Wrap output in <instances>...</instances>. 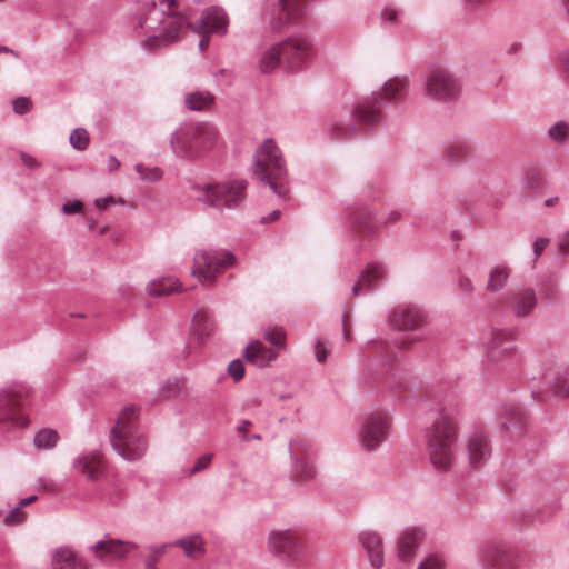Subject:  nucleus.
Returning a JSON list of instances; mask_svg holds the SVG:
<instances>
[{
    "instance_id": "nucleus-29",
    "label": "nucleus",
    "mask_w": 569,
    "mask_h": 569,
    "mask_svg": "<svg viewBox=\"0 0 569 569\" xmlns=\"http://www.w3.org/2000/svg\"><path fill=\"white\" fill-rule=\"evenodd\" d=\"M541 380L543 383L552 387L556 397L563 399L569 398V382L567 378L555 368V363L551 362L543 369Z\"/></svg>"
},
{
    "instance_id": "nucleus-8",
    "label": "nucleus",
    "mask_w": 569,
    "mask_h": 569,
    "mask_svg": "<svg viewBox=\"0 0 569 569\" xmlns=\"http://www.w3.org/2000/svg\"><path fill=\"white\" fill-rule=\"evenodd\" d=\"M121 428L120 426L118 429H111L110 431L112 449L126 461L136 462L141 460L148 450L146 436L139 429L123 431Z\"/></svg>"
},
{
    "instance_id": "nucleus-19",
    "label": "nucleus",
    "mask_w": 569,
    "mask_h": 569,
    "mask_svg": "<svg viewBox=\"0 0 569 569\" xmlns=\"http://www.w3.org/2000/svg\"><path fill=\"white\" fill-rule=\"evenodd\" d=\"M441 158L445 164L457 167L473 157L472 142L462 137H455L441 144Z\"/></svg>"
},
{
    "instance_id": "nucleus-31",
    "label": "nucleus",
    "mask_w": 569,
    "mask_h": 569,
    "mask_svg": "<svg viewBox=\"0 0 569 569\" xmlns=\"http://www.w3.org/2000/svg\"><path fill=\"white\" fill-rule=\"evenodd\" d=\"M499 419H502L500 428L508 431L510 427L521 428L525 421V412L520 406H502L496 412Z\"/></svg>"
},
{
    "instance_id": "nucleus-30",
    "label": "nucleus",
    "mask_w": 569,
    "mask_h": 569,
    "mask_svg": "<svg viewBox=\"0 0 569 569\" xmlns=\"http://www.w3.org/2000/svg\"><path fill=\"white\" fill-rule=\"evenodd\" d=\"M536 292L531 288H521L513 293L512 309L518 317L529 315L536 306Z\"/></svg>"
},
{
    "instance_id": "nucleus-12",
    "label": "nucleus",
    "mask_w": 569,
    "mask_h": 569,
    "mask_svg": "<svg viewBox=\"0 0 569 569\" xmlns=\"http://www.w3.org/2000/svg\"><path fill=\"white\" fill-rule=\"evenodd\" d=\"M389 420L386 413L371 412L365 416L358 428L357 437L360 447L366 451H375L387 439Z\"/></svg>"
},
{
    "instance_id": "nucleus-6",
    "label": "nucleus",
    "mask_w": 569,
    "mask_h": 569,
    "mask_svg": "<svg viewBox=\"0 0 569 569\" xmlns=\"http://www.w3.org/2000/svg\"><path fill=\"white\" fill-rule=\"evenodd\" d=\"M32 389L22 381H12L0 388V432L7 433L28 425L23 409Z\"/></svg>"
},
{
    "instance_id": "nucleus-1",
    "label": "nucleus",
    "mask_w": 569,
    "mask_h": 569,
    "mask_svg": "<svg viewBox=\"0 0 569 569\" xmlns=\"http://www.w3.org/2000/svg\"><path fill=\"white\" fill-rule=\"evenodd\" d=\"M188 27L176 0H153L144 3L132 22V32L146 50L177 41Z\"/></svg>"
},
{
    "instance_id": "nucleus-60",
    "label": "nucleus",
    "mask_w": 569,
    "mask_h": 569,
    "mask_svg": "<svg viewBox=\"0 0 569 569\" xmlns=\"http://www.w3.org/2000/svg\"><path fill=\"white\" fill-rule=\"evenodd\" d=\"M558 61L563 72L569 77V47L558 54Z\"/></svg>"
},
{
    "instance_id": "nucleus-22",
    "label": "nucleus",
    "mask_w": 569,
    "mask_h": 569,
    "mask_svg": "<svg viewBox=\"0 0 569 569\" xmlns=\"http://www.w3.org/2000/svg\"><path fill=\"white\" fill-rule=\"evenodd\" d=\"M425 532L419 527H410L402 531L397 541V558L400 561H409L413 558Z\"/></svg>"
},
{
    "instance_id": "nucleus-33",
    "label": "nucleus",
    "mask_w": 569,
    "mask_h": 569,
    "mask_svg": "<svg viewBox=\"0 0 569 569\" xmlns=\"http://www.w3.org/2000/svg\"><path fill=\"white\" fill-rule=\"evenodd\" d=\"M181 287V282L178 279L173 277H161L151 280L147 284L146 291L148 296L160 297L180 291Z\"/></svg>"
},
{
    "instance_id": "nucleus-59",
    "label": "nucleus",
    "mask_w": 569,
    "mask_h": 569,
    "mask_svg": "<svg viewBox=\"0 0 569 569\" xmlns=\"http://www.w3.org/2000/svg\"><path fill=\"white\" fill-rule=\"evenodd\" d=\"M315 357L318 362H323L328 357V350L320 340L315 345Z\"/></svg>"
},
{
    "instance_id": "nucleus-4",
    "label": "nucleus",
    "mask_w": 569,
    "mask_h": 569,
    "mask_svg": "<svg viewBox=\"0 0 569 569\" xmlns=\"http://www.w3.org/2000/svg\"><path fill=\"white\" fill-rule=\"evenodd\" d=\"M253 176L281 199L289 194V171L283 153L272 138L264 139L252 157Z\"/></svg>"
},
{
    "instance_id": "nucleus-53",
    "label": "nucleus",
    "mask_w": 569,
    "mask_h": 569,
    "mask_svg": "<svg viewBox=\"0 0 569 569\" xmlns=\"http://www.w3.org/2000/svg\"><path fill=\"white\" fill-rule=\"evenodd\" d=\"M169 543H163L161 546L152 547V555L149 556V558L146 561V568L147 569H157L156 563L159 560V558L164 553L167 548L169 547Z\"/></svg>"
},
{
    "instance_id": "nucleus-51",
    "label": "nucleus",
    "mask_w": 569,
    "mask_h": 569,
    "mask_svg": "<svg viewBox=\"0 0 569 569\" xmlns=\"http://www.w3.org/2000/svg\"><path fill=\"white\" fill-rule=\"evenodd\" d=\"M180 390H181L180 381L177 378H174L172 380L166 381L161 386L159 392H160L161 397L169 398V397L178 395L180 392Z\"/></svg>"
},
{
    "instance_id": "nucleus-42",
    "label": "nucleus",
    "mask_w": 569,
    "mask_h": 569,
    "mask_svg": "<svg viewBox=\"0 0 569 569\" xmlns=\"http://www.w3.org/2000/svg\"><path fill=\"white\" fill-rule=\"evenodd\" d=\"M521 184L528 190L537 189L542 184V174L540 170L533 166L523 168Z\"/></svg>"
},
{
    "instance_id": "nucleus-49",
    "label": "nucleus",
    "mask_w": 569,
    "mask_h": 569,
    "mask_svg": "<svg viewBox=\"0 0 569 569\" xmlns=\"http://www.w3.org/2000/svg\"><path fill=\"white\" fill-rule=\"evenodd\" d=\"M446 560L443 555L433 552L429 553L418 566L417 569H445Z\"/></svg>"
},
{
    "instance_id": "nucleus-21",
    "label": "nucleus",
    "mask_w": 569,
    "mask_h": 569,
    "mask_svg": "<svg viewBox=\"0 0 569 569\" xmlns=\"http://www.w3.org/2000/svg\"><path fill=\"white\" fill-rule=\"evenodd\" d=\"M128 548H137V543L109 537L89 547L91 551L96 552V557L100 560L108 558L122 559L128 555Z\"/></svg>"
},
{
    "instance_id": "nucleus-47",
    "label": "nucleus",
    "mask_w": 569,
    "mask_h": 569,
    "mask_svg": "<svg viewBox=\"0 0 569 569\" xmlns=\"http://www.w3.org/2000/svg\"><path fill=\"white\" fill-rule=\"evenodd\" d=\"M263 338L277 348H284L286 346V332L281 327L266 328Z\"/></svg>"
},
{
    "instance_id": "nucleus-14",
    "label": "nucleus",
    "mask_w": 569,
    "mask_h": 569,
    "mask_svg": "<svg viewBox=\"0 0 569 569\" xmlns=\"http://www.w3.org/2000/svg\"><path fill=\"white\" fill-rule=\"evenodd\" d=\"M269 551L284 561H297L303 556L302 543L289 530H273L268 537Z\"/></svg>"
},
{
    "instance_id": "nucleus-16",
    "label": "nucleus",
    "mask_w": 569,
    "mask_h": 569,
    "mask_svg": "<svg viewBox=\"0 0 569 569\" xmlns=\"http://www.w3.org/2000/svg\"><path fill=\"white\" fill-rule=\"evenodd\" d=\"M303 13L305 0H278L270 16V28L273 32H281Z\"/></svg>"
},
{
    "instance_id": "nucleus-46",
    "label": "nucleus",
    "mask_w": 569,
    "mask_h": 569,
    "mask_svg": "<svg viewBox=\"0 0 569 569\" xmlns=\"http://www.w3.org/2000/svg\"><path fill=\"white\" fill-rule=\"evenodd\" d=\"M134 170L140 176L141 180L146 182H157L163 177V171L160 167L146 168L143 164L137 163Z\"/></svg>"
},
{
    "instance_id": "nucleus-41",
    "label": "nucleus",
    "mask_w": 569,
    "mask_h": 569,
    "mask_svg": "<svg viewBox=\"0 0 569 569\" xmlns=\"http://www.w3.org/2000/svg\"><path fill=\"white\" fill-rule=\"evenodd\" d=\"M59 440V435L50 428L40 429L33 437V445L38 450H51Z\"/></svg>"
},
{
    "instance_id": "nucleus-3",
    "label": "nucleus",
    "mask_w": 569,
    "mask_h": 569,
    "mask_svg": "<svg viewBox=\"0 0 569 569\" xmlns=\"http://www.w3.org/2000/svg\"><path fill=\"white\" fill-rule=\"evenodd\" d=\"M220 144L217 128L210 122H186L170 137V147L176 157L196 161Z\"/></svg>"
},
{
    "instance_id": "nucleus-18",
    "label": "nucleus",
    "mask_w": 569,
    "mask_h": 569,
    "mask_svg": "<svg viewBox=\"0 0 569 569\" xmlns=\"http://www.w3.org/2000/svg\"><path fill=\"white\" fill-rule=\"evenodd\" d=\"M478 562L483 569H518L507 550L498 543H485L478 552Z\"/></svg>"
},
{
    "instance_id": "nucleus-32",
    "label": "nucleus",
    "mask_w": 569,
    "mask_h": 569,
    "mask_svg": "<svg viewBox=\"0 0 569 569\" xmlns=\"http://www.w3.org/2000/svg\"><path fill=\"white\" fill-rule=\"evenodd\" d=\"M52 569H77L84 568V563L69 547L57 549L51 558Z\"/></svg>"
},
{
    "instance_id": "nucleus-50",
    "label": "nucleus",
    "mask_w": 569,
    "mask_h": 569,
    "mask_svg": "<svg viewBox=\"0 0 569 569\" xmlns=\"http://www.w3.org/2000/svg\"><path fill=\"white\" fill-rule=\"evenodd\" d=\"M212 459H213L212 453H204V455L200 456L196 460L193 467L184 471V475L187 477H192L193 475L206 470L211 465Z\"/></svg>"
},
{
    "instance_id": "nucleus-48",
    "label": "nucleus",
    "mask_w": 569,
    "mask_h": 569,
    "mask_svg": "<svg viewBox=\"0 0 569 569\" xmlns=\"http://www.w3.org/2000/svg\"><path fill=\"white\" fill-rule=\"evenodd\" d=\"M89 133L84 128H76L69 138V142L76 150L83 151L89 146Z\"/></svg>"
},
{
    "instance_id": "nucleus-26",
    "label": "nucleus",
    "mask_w": 569,
    "mask_h": 569,
    "mask_svg": "<svg viewBox=\"0 0 569 569\" xmlns=\"http://www.w3.org/2000/svg\"><path fill=\"white\" fill-rule=\"evenodd\" d=\"M360 541L367 552L371 567L375 569L382 568L385 562L382 537L378 532H363L360 536Z\"/></svg>"
},
{
    "instance_id": "nucleus-17",
    "label": "nucleus",
    "mask_w": 569,
    "mask_h": 569,
    "mask_svg": "<svg viewBox=\"0 0 569 569\" xmlns=\"http://www.w3.org/2000/svg\"><path fill=\"white\" fill-rule=\"evenodd\" d=\"M389 321L399 331H416L426 325V315L417 306L402 305L392 311Z\"/></svg>"
},
{
    "instance_id": "nucleus-43",
    "label": "nucleus",
    "mask_w": 569,
    "mask_h": 569,
    "mask_svg": "<svg viewBox=\"0 0 569 569\" xmlns=\"http://www.w3.org/2000/svg\"><path fill=\"white\" fill-rule=\"evenodd\" d=\"M403 14L400 8L388 4L381 10L380 20L385 27H392L402 21Z\"/></svg>"
},
{
    "instance_id": "nucleus-11",
    "label": "nucleus",
    "mask_w": 569,
    "mask_h": 569,
    "mask_svg": "<svg viewBox=\"0 0 569 569\" xmlns=\"http://www.w3.org/2000/svg\"><path fill=\"white\" fill-rule=\"evenodd\" d=\"M425 90L429 98L440 102H449L458 98L461 86L449 70L437 68L427 74Z\"/></svg>"
},
{
    "instance_id": "nucleus-35",
    "label": "nucleus",
    "mask_w": 569,
    "mask_h": 569,
    "mask_svg": "<svg viewBox=\"0 0 569 569\" xmlns=\"http://www.w3.org/2000/svg\"><path fill=\"white\" fill-rule=\"evenodd\" d=\"M191 328L199 341L209 338L214 330V321L211 313L206 310L197 311L193 316Z\"/></svg>"
},
{
    "instance_id": "nucleus-7",
    "label": "nucleus",
    "mask_w": 569,
    "mask_h": 569,
    "mask_svg": "<svg viewBox=\"0 0 569 569\" xmlns=\"http://www.w3.org/2000/svg\"><path fill=\"white\" fill-rule=\"evenodd\" d=\"M194 189L199 191L198 200L204 206L220 210L234 209L244 200L247 182L244 180H233L197 186Z\"/></svg>"
},
{
    "instance_id": "nucleus-20",
    "label": "nucleus",
    "mask_w": 569,
    "mask_h": 569,
    "mask_svg": "<svg viewBox=\"0 0 569 569\" xmlns=\"http://www.w3.org/2000/svg\"><path fill=\"white\" fill-rule=\"evenodd\" d=\"M228 26L229 19L224 10L219 7H210L194 22L192 30L198 34L217 33L223 36L228 31Z\"/></svg>"
},
{
    "instance_id": "nucleus-13",
    "label": "nucleus",
    "mask_w": 569,
    "mask_h": 569,
    "mask_svg": "<svg viewBox=\"0 0 569 569\" xmlns=\"http://www.w3.org/2000/svg\"><path fill=\"white\" fill-rule=\"evenodd\" d=\"M487 335L488 340L485 342L487 360L502 368L512 365L516 361L517 352L513 346L507 341L509 332L502 329H490Z\"/></svg>"
},
{
    "instance_id": "nucleus-61",
    "label": "nucleus",
    "mask_w": 569,
    "mask_h": 569,
    "mask_svg": "<svg viewBox=\"0 0 569 569\" xmlns=\"http://www.w3.org/2000/svg\"><path fill=\"white\" fill-rule=\"evenodd\" d=\"M458 287H459L460 291L466 293V295L471 293L473 291L472 281L469 278L463 277V276H461L459 278Z\"/></svg>"
},
{
    "instance_id": "nucleus-39",
    "label": "nucleus",
    "mask_w": 569,
    "mask_h": 569,
    "mask_svg": "<svg viewBox=\"0 0 569 569\" xmlns=\"http://www.w3.org/2000/svg\"><path fill=\"white\" fill-rule=\"evenodd\" d=\"M549 142L556 146H563L569 142V121L559 120L552 123L546 132Z\"/></svg>"
},
{
    "instance_id": "nucleus-5",
    "label": "nucleus",
    "mask_w": 569,
    "mask_h": 569,
    "mask_svg": "<svg viewBox=\"0 0 569 569\" xmlns=\"http://www.w3.org/2000/svg\"><path fill=\"white\" fill-rule=\"evenodd\" d=\"M457 425L446 411H440L425 431L426 451L430 462L439 471H447L453 461Z\"/></svg>"
},
{
    "instance_id": "nucleus-44",
    "label": "nucleus",
    "mask_w": 569,
    "mask_h": 569,
    "mask_svg": "<svg viewBox=\"0 0 569 569\" xmlns=\"http://www.w3.org/2000/svg\"><path fill=\"white\" fill-rule=\"evenodd\" d=\"M0 519L4 526H18L26 520V515L22 511V507L17 503L8 511L0 509Z\"/></svg>"
},
{
    "instance_id": "nucleus-63",
    "label": "nucleus",
    "mask_w": 569,
    "mask_h": 569,
    "mask_svg": "<svg viewBox=\"0 0 569 569\" xmlns=\"http://www.w3.org/2000/svg\"><path fill=\"white\" fill-rule=\"evenodd\" d=\"M558 250L561 254L569 253V230L560 238L558 242Z\"/></svg>"
},
{
    "instance_id": "nucleus-34",
    "label": "nucleus",
    "mask_w": 569,
    "mask_h": 569,
    "mask_svg": "<svg viewBox=\"0 0 569 569\" xmlns=\"http://www.w3.org/2000/svg\"><path fill=\"white\" fill-rule=\"evenodd\" d=\"M216 97L208 90H194L183 97L184 106L192 111H204L209 109Z\"/></svg>"
},
{
    "instance_id": "nucleus-25",
    "label": "nucleus",
    "mask_w": 569,
    "mask_h": 569,
    "mask_svg": "<svg viewBox=\"0 0 569 569\" xmlns=\"http://www.w3.org/2000/svg\"><path fill=\"white\" fill-rule=\"evenodd\" d=\"M101 455L99 451L93 450L82 452L72 461V469L84 476L88 481H96L100 475Z\"/></svg>"
},
{
    "instance_id": "nucleus-54",
    "label": "nucleus",
    "mask_w": 569,
    "mask_h": 569,
    "mask_svg": "<svg viewBox=\"0 0 569 569\" xmlns=\"http://www.w3.org/2000/svg\"><path fill=\"white\" fill-rule=\"evenodd\" d=\"M228 373L233 378L234 381H239L243 378L244 367L241 360L234 359L228 366Z\"/></svg>"
},
{
    "instance_id": "nucleus-62",
    "label": "nucleus",
    "mask_w": 569,
    "mask_h": 569,
    "mask_svg": "<svg viewBox=\"0 0 569 569\" xmlns=\"http://www.w3.org/2000/svg\"><path fill=\"white\" fill-rule=\"evenodd\" d=\"M20 157L23 166L29 169H36L40 166V162L36 158L26 152H21Z\"/></svg>"
},
{
    "instance_id": "nucleus-57",
    "label": "nucleus",
    "mask_w": 569,
    "mask_h": 569,
    "mask_svg": "<svg viewBox=\"0 0 569 569\" xmlns=\"http://www.w3.org/2000/svg\"><path fill=\"white\" fill-rule=\"evenodd\" d=\"M549 239L546 237H538L533 242V261H536L540 254L543 252V250L548 247Z\"/></svg>"
},
{
    "instance_id": "nucleus-45",
    "label": "nucleus",
    "mask_w": 569,
    "mask_h": 569,
    "mask_svg": "<svg viewBox=\"0 0 569 569\" xmlns=\"http://www.w3.org/2000/svg\"><path fill=\"white\" fill-rule=\"evenodd\" d=\"M136 417H137V409H136V407L134 406L126 407L121 411V413H120V416H119V418L117 420V423H116V426L112 429H118L120 427V425H121V427H122L121 430L123 429V431L124 430H127V431L137 430L138 428L134 427L133 423H132L133 420L136 419Z\"/></svg>"
},
{
    "instance_id": "nucleus-24",
    "label": "nucleus",
    "mask_w": 569,
    "mask_h": 569,
    "mask_svg": "<svg viewBox=\"0 0 569 569\" xmlns=\"http://www.w3.org/2000/svg\"><path fill=\"white\" fill-rule=\"evenodd\" d=\"M386 274L383 266L372 262L361 272L359 280L352 286L355 297L366 293L367 290L377 288Z\"/></svg>"
},
{
    "instance_id": "nucleus-10",
    "label": "nucleus",
    "mask_w": 569,
    "mask_h": 569,
    "mask_svg": "<svg viewBox=\"0 0 569 569\" xmlns=\"http://www.w3.org/2000/svg\"><path fill=\"white\" fill-rule=\"evenodd\" d=\"M282 61L290 72L301 71L306 68L312 56V41L302 33L292 34L279 42Z\"/></svg>"
},
{
    "instance_id": "nucleus-28",
    "label": "nucleus",
    "mask_w": 569,
    "mask_h": 569,
    "mask_svg": "<svg viewBox=\"0 0 569 569\" xmlns=\"http://www.w3.org/2000/svg\"><path fill=\"white\" fill-rule=\"evenodd\" d=\"M282 61L279 42L262 48L258 57V68L261 73L270 74L276 71Z\"/></svg>"
},
{
    "instance_id": "nucleus-36",
    "label": "nucleus",
    "mask_w": 569,
    "mask_h": 569,
    "mask_svg": "<svg viewBox=\"0 0 569 569\" xmlns=\"http://www.w3.org/2000/svg\"><path fill=\"white\" fill-rule=\"evenodd\" d=\"M291 469L293 476L300 480H310L316 476L313 463L306 457L300 456L292 447H290Z\"/></svg>"
},
{
    "instance_id": "nucleus-55",
    "label": "nucleus",
    "mask_w": 569,
    "mask_h": 569,
    "mask_svg": "<svg viewBox=\"0 0 569 569\" xmlns=\"http://www.w3.org/2000/svg\"><path fill=\"white\" fill-rule=\"evenodd\" d=\"M94 202L100 211L104 210L110 204H114V203L124 204V200L122 198L116 199L113 196H106V197L97 198L94 200Z\"/></svg>"
},
{
    "instance_id": "nucleus-37",
    "label": "nucleus",
    "mask_w": 569,
    "mask_h": 569,
    "mask_svg": "<svg viewBox=\"0 0 569 569\" xmlns=\"http://www.w3.org/2000/svg\"><path fill=\"white\" fill-rule=\"evenodd\" d=\"M171 545L180 547L188 558L198 559L204 553V543L199 535L177 539Z\"/></svg>"
},
{
    "instance_id": "nucleus-64",
    "label": "nucleus",
    "mask_w": 569,
    "mask_h": 569,
    "mask_svg": "<svg viewBox=\"0 0 569 569\" xmlns=\"http://www.w3.org/2000/svg\"><path fill=\"white\" fill-rule=\"evenodd\" d=\"M120 168V161L114 156H109L108 158V170L110 172H114Z\"/></svg>"
},
{
    "instance_id": "nucleus-23",
    "label": "nucleus",
    "mask_w": 569,
    "mask_h": 569,
    "mask_svg": "<svg viewBox=\"0 0 569 569\" xmlns=\"http://www.w3.org/2000/svg\"><path fill=\"white\" fill-rule=\"evenodd\" d=\"M467 450L470 465L476 467L485 463L491 453L487 435L482 430H475L470 433Z\"/></svg>"
},
{
    "instance_id": "nucleus-58",
    "label": "nucleus",
    "mask_w": 569,
    "mask_h": 569,
    "mask_svg": "<svg viewBox=\"0 0 569 569\" xmlns=\"http://www.w3.org/2000/svg\"><path fill=\"white\" fill-rule=\"evenodd\" d=\"M82 203L79 200H74L72 202H64L62 206V212L64 214H72L81 211Z\"/></svg>"
},
{
    "instance_id": "nucleus-56",
    "label": "nucleus",
    "mask_w": 569,
    "mask_h": 569,
    "mask_svg": "<svg viewBox=\"0 0 569 569\" xmlns=\"http://www.w3.org/2000/svg\"><path fill=\"white\" fill-rule=\"evenodd\" d=\"M31 101L26 97L17 98L13 101V110L18 114H23L30 110Z\"/></svg>"
},
{
    "instance_id": "nucleus-27",
    "label": "nucleus",
    "mask_w": 569,
    "mask_h": 569,
    "mask_svg": "<svg viewBox=\"0 0 569 569\" xmlns=\"http://www.w3.org/2000/svg\"><path fill=\"white\" fill-rule=\"evenodd\" d=\"M243 358L259 368L268 367L277 358V352L261 341L253 340L244 348Z\"/></svg>"
},
{
    "instance_id": "nucleus-9",
    "label": "nucleus",
    "mask_w": 569,
    "mask_h": 569,
    "mask_svg": "<svg viewBox=\"0 0 569 569\" xmlns=\"http://www.w3.org/2000/svg\"><path fill=\"white\" fill-rule=\"evenodd\" d=\"M234 256L230 251L198 250L194 253L191 274L201 282L214 280L217 274L234 263Z\"/></svg>"
},
{
    "instance_id": "nucleus-15",
    "label": "nucleus",
    "mask_w": 569,
    "mask_h": 569,
    "mask_svg": "<svg viewBox=\"0 0 569 569\" xmlns=\"http://www.w3.org/2000/svg\"><path fill=\"white\" fill-rule=\"evenodd\" d=\"M411 345V341L402 340L400 342L390 341L387 339L368 340L365 351L371 363L381 366H389L396 362L401 356L402 349Z\"/></svg>"
},
{
    "instance_id": "nucleus-52",
    "label": "nucleus",
    "mask_w": 569,
    "mask_h": 569,
    "mask_svg": "<svg viewBox=\"0 0 569 569\" xmlns=\"http://www.w3.org/2000/svg\"><path fill=\"white\" fill-rule=\"evenodd\" d=\"M214 81L219 86H231L233 83L234 74L230 69H219L213 73Z\"/></svg>"
},
{
    "instance_id": "nucleus-2",
    "label": "nucleus",
    "mask_w": 569,
    "mask_h": 569,
    "mask_svg": "<svg viewBox=\"0 0 569 569\" xmlns=\"http://www.w3.org/2000/svg\"><path fill=\"white\" fill-rule=\"evenodd\" d=\"M408 88L407 77H392L386 80L379 92L365 97L355 104L352 114L336 120L328 129L329 134L337 140L360 137L365 130L358 124L366 129H372L381 123L383 100L399 101L406 97Z\"/></svg>"
},
{
    "instance_id": "nucleus-38",
    "label": "nucleus",
    "mask_w": 569,
    "mask_h": 569,
    "mask_svg": "<svg viewBox=\"0 0 569 569\" xmlns=\"http://www.w3.org/2000/svg\"><path fill=\"white\" fill-rule=\"evenodd\" d=\"M510 273L511 270L507 264L500 263L495 266L489 272L487 290L490 292L501 290L507 284Z\"/></svg>"
},
{
    "instance_id": "nucleus-40",
    "label": "nucleus",
    "mask_w": 569,
    "mask_h": 569,
    "mask_svg": "<svg viewBox=\"0 0 569 569\" xmlns=\"http://www.w3.org/2000/svg\"><path fill=\"white\" fill-rule=\"evenodd\" d=\"M351 223L361 232L372 233L375 231V214L368 208H357L351 216Z\"/></svg>"
}]
</instances>
